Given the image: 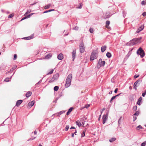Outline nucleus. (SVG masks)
I'll return each instance as SVG.
<instances>
[{"label": "nucleus", "instance_id": "nucleus-4", "mask_svg": "<svg viewBox=\"0 0 146 146\" xmlns=\"http://www.w3.org/2000/svg\"><path fill=\"white\" fill-rule=\"evenodd\" d=\"M137 54L138 55L139 54L140 55L141 58H143L145 55V53L143 50V49L141 47L139 48L137 51Z\"/></svg>", "mask_w": 146, "mask_h": 146}, {"label": "nucleus", "instance_id": "nucleus-6", "mask_svg": "<svg viewBox=\"0 0 146 146\" xmlns=\"http://www.w3.org/2000/svg\"><path fill=\"white\" fill-rule=\"evenodd\" d=\"M138 39L139 38H135L132 39L129 43V45L131 46L136 44L139 42Z\"/></svg>", "mask_w": 146, "mask_h": 146}, {"label": "nucleus", "instance_id": "nucleus-16", "mask_svg": "<svg viewBox=\"0 0 146 146\" xmlns=\"http://www.w3.org/2000/svg\"><path fill=\"white\" fill-rule=\"evenodd\" d=\"M33 38V36L31 35L27 37H25L23 38V39L25 40H29L32 39Z\"/></svg>", "mask_w": 146, "mask_h": 146}, {"label": "nucleus", "instance_id": "nucleus-41", "mask_svg": "<svg viewBox=\"0 0 146 146\" xmlns=\"http://www.w3.org/2000/svg\"><path fill=\"white\" fill-rule=\"evenodd\" d=\"M133 110L134 111H136L137 109V106H134L133 108Z\"/></svg>", "mask_w": 146, "mask_h": 146}, {"label": "nucleus", "instance_id": "nucleus-49", "mask_svg": "<svg viewBox=\"0 0 146 146\" xmlns=\"http://www.w3.org/2000/svg\"><path fill=\"white\" fill-rule=\"evenodd\" d=\"M36 138V136L34 137H32L31 138H30L28 140L29 141V140H33L34 139H35Z\"/></svg>", "mask_w": 146, "mask_h": 146}, {"label": "nucleus", "instance_id": "nucleus-2", "mask_svg": "<svg viewBox=\"0 0 146 146\" xmlns=\"http://www.w3.org/2000/svg\"><path fill=\"white\" fill-rule=\"evenodd\" d=\"M98 52L97 50H93L92 52L90 55V60L92 61L96 59L98 57Z\"/></svg>", "mask_w": 146, "mask_h": 146}, {"label": "nucleus", "instance_id": "nucleus-34", "mask_svg": "<svg viewBox=\"0 0 146 146\" xmlns=\"http://www.w3.org/2000/svg\"><path fill=\"white\" fill-rule=\"evenodd\" d=\"M54 70L53 69H52L50 71V72H48V73H47V75H49V74H52L53 73Z\"/></svg>", "mask_w": 146, "mask_h": 146}, {"label": "nucleus", "instance_id": "nucleus-26", "mask_svg": "<svg viewBox=\"0 0 146 146\" xmlns=\"http://www.w3.org/2000/svg\"><path fill=\"white\" fill-rule=\"evenodd\" d=\"M86 129L85 128L84 130H83V134H84V135H83L82 134H81V137H83L85 136V133L86 131Z\"/></svg>", "mask_w": 146, "mask_h": 146}, {"label": "nucleus", "instance_id": "nucleus-30", "mask_svg": "<svg viewBox=\"0 0 146 146\" xmlns=\"http://www.w3.org/2000/svg\"><path fill=\"white\" fill-rule=\"evenodd\" d=\"M127 13L126 11L123 10V16L124 18H125L126 15Z\"/></svg>", "mask_w": 146, "mask_h": 146}, {"label": "nucleus", "instance_id": "nucleus-15", "mask_svg": "<svg viewBox=\"0 0 146 146\" xmlns=\"http://www.w3.org/2000/svg\"><path fill=\"white\" fill-rule=\"evenodd\" d=\"M142 98L141 97H140L139 98L138 100V101L137 102V104L139 106H140L141 104V102L142 100Z\"/></svg>", "mask_w": 146, "mask_h": 146}, {"label": "nucleus", "instance_id": "nucleus-36", "mask_svg": "<svg viewBox=\"0 0 146 146\" xmlns=\"http://www.w3.org/2000/svg\"><path fill=\"white\" fill-rule=\"evenodd\" d=\"M142 127L141 125H139L137 127V130H139L140 129H142Z\"/></svg>", "mask_w": 146, "mask_h": 146}, {"label": "nucleus", "instance_id": "nucleus-24", "mask_svg": "<svg viewBox=\"0 0 146 146\" xmlns=\"http://www.w3.org/2000/svg\"><path fill=\"white\" fill-rule=\"evenodd\" d=\"M106 56L108 58H110L111 57V54L109 52H107L106 54Z\"/></svg>", "mask_w": 146, "mask_h": 146}, {"label": "nucleus", "instance_id": "nucleus-12", "mask_svg": "<svg viewBox=\"0 0 146 146\" xmlns=\"http://www.w3.org/2000/svg\"><path fill=\"white\" fill-rule=\"evenodd\" d=\"M23 101V100H17L16 103V106L17 107H19L22 103Z\"/></svg>", "mask_w": 146, "mask_h": 146}, {"label": "nucleus", "instance_id": "nucleus-58", "mask_svg": "<svg viewBox=\"0 0 146 146\" xmlns=\"http://www.w3.org/2000/svg\"><path fill=\"white\" fill-rule=\"evenodd\" d=\"M133 121H134L137 119L136 117H133Z\"/></svg>", "mask_w": 146, "mask_h": 146}, {"label": "nucleus", "instance_id": "nucleus-27", "mask_svg": "<svg viewBox=\"0 0 146 146\" xmlns=\"http://www.w3.org/2000/svg\"><path fill=\"white\" fill-rule=\"evenodd\" d=\"M116 140V138H112L110 139L109 140V141L110 142H113L114 141H115Z\"/></svg>", "mask_w": 146, "mask_h": 146}, {"label": "nucleus", "instance_id": "nucleus-37", "mask_svg": "<svg viewBox=\"0 0 146 146\" xmlns=\"http://www.w3.org/2000/svg\"><path fill=\"white\" fill-rule=\"evenodd\" d=\"M69 127V125H67L64 129L66 131H67L68 130Z\"/></svg>", "mask_w": 146, "mask_h": 146}, {"label": "nucleus", "instance_id": "nucleus-55", "mask_svg": "<svg viewBox=\"0 0 146 146\" xmlns=\"http://www.w3.org/2000/svg\"><path fill=\"white\" fill-rule=\"evenodd\" d=\"M14 15V14L13 13L10 14V18H11L13 17Z\"/></svg>", "mask_w": 146, "mask_h": 146}, {"label": "nucleus", "instance_id": "nucleus-23", "mask_svg": "<svg viewBox=\"0 0 146 146\" xmlns=\"http://www.w3.org/2000/svg\"><path fill=\"white\" fill-rule=\"evenodd\" d=\"M54 9H50V10H47V11H44V12H43V13H48V12H51V11H54Z\"/></svg>", "mask_w": 146, "mask_h": 146}, {"label": "nucleus", "instance_id": "nucleus-17", "mask_svg": "<svg viewBox=\"0 0 146 146\" xmlns=\"http://www.w3.org/2000/svg\"><path fill=\"white\" fill-rule=\"evenodd\" d=\"M110 23V21H107L106 23V27L108 29H109V28H110V27L109 26Z\"/></svg>", "mask_w": 146, "mask_h": 146}, {"label": "nucleus", "instance_id": "nucleus-64", "mask_svg": "<svg viewBox=\"0 0 146 146\" xmlns=\"http://www.w3.org/2000/svg\"><path fill=\"white\" fill-rule=\"evenodd\" d=\"M37 131H35L34 132V135H36V134H37Z\"/></svg>", "mask_w": 146, "mask_h": 146}, {"label": "nucleus", "instance_id": "nucleus-32", "mask_svg": "<svg viewBox=\"0 0 146 146\" xmlns=\"http://www.w3.org/2000/svg\"><path fill=\"white\" fill-rule=\"evenodd\" d=\"M55 81V80H54V79L52 77L50 80L48 82L49 83H52L54 82Z\"/></svg>", "mask_w": 146, "mask_h": 146}, {"label": "nucleus", "instance_id": "nucleus-50", "mask_svg": "<svg viewBox=\"0 0 146 146\" xmlns=\"http://www.w3.org/2000/svg\"><path fill=\"white\" fill-rule=\"evenodd\" d=\"M139 74L138 75H135L134 76V78L135 79L137 78L139 76Z\"/></svg>", "mask_w": 146, "mask_h": 146}, {"label": "nucleus", "instance_id": "nucleus-8", "mask_svg": "<svg viewBox=\"0 0 146 146\" xmlns=\"http://www.w3.org/2000/svg\"><path fill=\"white\" fill-rule=\"evenodd\" d=\"M141 80L139 79L137 80L134 83L133 85L134 88L136 90H137V86H137H138L140 84Z\"/></svg>", "mask_w": 146, "mask_h": 146}, {"label": "nucleus", "instance_id": "nucleus-14", "mask_svg": "<svg viewBox=\"0 0 146 146\" xmlns=\"http://www.w3.org/2000/svg\"><path fill=\"white\" fill-rule=\"evenodd\" d=\"M73 109L74 108L73 107H71L70 108L66 113V115H69L70 114V113L72 111Z\"/></svg>", "mask_w": 146, "mask_h": 146}, {"label": "nucleus", "instance_id": "nucleus-48", "mask_svg": "<svg viewBox=\"0 0 146 146\" xmlns=\"http://www.w3.org/2000/svg\"><path fill=\"white\" fill-rule=\"evenodd\" d=\"M35 13H31L29 15L27 16V17L29 18L31 16L33 15Z\"/></svg>", "mask_w": 146, "mask_h": 146}, {"label": "nucleus", "instance_id": "nucleus-51", "mask_svg": "<svg viewBox=\"0 0 146 146\" xmlns=\"http://www.w3.org/2000/svg\"><path fill=\"white\" fill-rule=\"evenodd\" d=\"M27 18H28V17H27V16H25V17H23V18H22V19L21 20V21L23 20L24 19H27Z\"/></svg>", "mask_w": 146, "mask_h": 146}, {"label": "nucleus", "instance_id": "nucleus-11", "mask_svg": "<svg viewBox=\"0 0 146 146\" xmlns=\"http://www.w3.org/2000/svg\"><path fill=\"white\" fill-rule=\"evenodd\" d=\"M57 58L58 60H62L64 58L63 55L62 53H60L57 56Z\"/></svg>", "mask_w": 146, "mask_h": 146}, {"label": "nucleus", "instance_id": "nucleus-28", "mask_svg": "<svg viewBox=\"0 0 146 146\" xmlns=\"http://www.w3.org/2000/svg\"><path fill=\"white\" fill-rule=\"evenodd\" d=\"M59 89V87L58 86H56L54 88V91H57Z\"/></svg>", "mask_w": 146, "mask_h": 146}, {"label": "nucleus", "instance_id": "nucleus-63", "mask_svg": "<svg viewBox=\"0 0 146 146\" xmlns=\"http://www.w3.org/2000/svg\"><path fill=\"white\" fill-rule=\"evenodd\" d=\"M77 133V130H76V129L75 130V132L74 133H74V134L75 135H76V133Z\"/></svg>", "mask_w": 146, "mask_h": 146}, {"label": "nucleus", "instance_id": "nucleus-60", "mask_svg": "<svg viewBox=\"0 0 146 146\" xmlns=\"http://www.w3.org/2000/svg\"><path fill=\"white\" fill-rule=\"evenodd\" d=\"M82 5H80V6L78 7V8L79 9H81L82 7Z\"/></svg>", "mask_w": 146, "mask_h": 146}, {"label": "nucleus", "instance_id": "nucleus-47", "mask_svg": "<svg viewBox=\"0 0 146 146\" xmlns=\"http://www.w3.org/2000/svg\"><path fill=\"white\" fill-rule=\"evenodd\" d=\"M4 81L5 82H8L9 81V78H6L4 80Z\"/></svg>", "mask_w": 146, "mask_h": 146}, {"label": "nucleus", "instance_id": "nucleus-3", "mask_svg": "<svg viewBox=\"0 0 146 146\" xmlns=\"http://www.w3.org/2000/svg\"><path fill=\"white\" fill-rule=\"evenodd\" d=\"M105 61H102L101 58L98 61L97 65L96 67V68L98 70L101 67L105 65Z\"/></svg>", "mask_w": 146, "mask_h": 146}, {"label": "nucleus", "instance_id": "nucleus-20", "mask_svg": "<svg viewBox=\"0 0 146 146\" xmlns=\"http://www.w3.org/2000/svg\"><path fill=\"white\" fill-rule=\"evenodd\" d=\"M52 55L51 53H49L45 56L46 59H49L52 56Z\"/></svg>", "mask_w": 146, "mask_h": 146}, {"label": "nucleus", "instance_id": "nucleus-53", "mask_svg": "<svg viewBox=\"0 0 146 146\" xmlns=\"http://www.w3.org/2000/svg\"><path fill=\"white\" fill-rule=\"evenodd\" d=\"M31 10H28L25 13V14H27L28 13H29L31 12Z\"/></svg>", "mask_w": 146, "mask_h": 146}, {"label": "nucleus", "instance_id": "nucleus-1", "mask_svg": "<svg viewBox=\"0 0 146 146\" xmlns=\"http://www.w3.org/2000/svg\"><path fill=\"white\" fill-rule=\"evenodd\" d=\"M72 77V74H70L67 76L65 84L66 88H68L70 85Z\"/></svg>", "mask_w": 146, "mask_h": 146}, {"label": "nucleus", "instance_id": "nucleus-29", "mask_svg": "<svg viewBox=\"0 0 146 146\" xmlns=\"http://www.w3.org/2000/svg\"><path fill=\"white\" fill-rule=\"evenodd\" d=\"M65 112V111H60L59 112H58V114H57L58 115H61V114H63V113H64Z\"/></svg>", "mask_w": 146, "mask_h": 146}, {"label": "nucleus", "instance_id": "nucleus-18", "mask_svg": "<svg viewBox=\"0 0 146 146\" xmlns=\"http://www.w3.org/2000/svg\"><path fill=\"white\" fill-rule=\"evenodd\" d=\"M32 92L30 91L28 92L26 94V97L29 98L31 96Z\"/></svg>", "mask_w": 146, "mask_h": 146}, {"label": "nucleus", "instance_id": "nucleus-62", "mask_svg": "<svg viewBox=\"0 0 146 146\" xmlns=\"http://www.w3.org/2000/svg\"><path fill=\"white\" fill-rule=\"evenodd\" d=\"M139 38L138 40V41H139L140 40H141V39H142V37H140L139 38Z\"/></svg>", "mask_w": 146, "mask_h": 146}, {"label": "nucleus", "instance_id": "nucleus-22", "mask_svg": "<svg viewBox=\"0 0 146 146\" xmlns=\"http://www.w3.org/2000/svg\"><path fill=\"white\" fill-rule=\"evenodd\" d=\"M76 124L78 125L79 127L81 126L82 125V124L78 120L76 122Z\"/></svg>", "mask_w": 146, "mask_h": 146}, {"label": "nucleus", "instance_id": "nucleus-38", "mask_svg": "<svg viewBox=\"0 0 146 146\" xmlns=\"http://www.w3.org/2000/svg\"><path fill=\"white\" fill-rule=\"evenodd\" d=\"M146 145V141L142 143L141 145V146H145Z\"/></svg>", "mask_w": 146, "mask_h": 146}, {"label": "nucleus", "instance_id": "nucleus-21", "mask_svg": "<svg viewBox=\"0 0 146 146\" xmlns=\"http://www.w3.org/2000/svg\"><path fill=\"white\" fill-rule=\"evenodd\" d=\"M34 102L32 101V102H29L28 104V105L29 106L31 107L34 105Z\"/></svg>", "mask_w": 146, "mask_h": 146}, {"label": "nucleus", "instance_id": "nucleus-44", "mask_svg": "<svg viewBox=\"0 0 146 146\" xmlns=\"http://www.w3.org/2000/svg\"><path fill=\"white\" fill-rule=\"evenodd\" d=\"M79 29V27L77 26L75 27H73V29L75 30H78Z\"/></svg>", "mask_w": 146, "mask_h": 146}, {"label": "nucleus", "instance_id": "nucleus-7", "mask_svg": "<svg viewBox=\"0 0 146 146\" xmlns=\"http://www.w3.org/2000/svg\"><path fill=\"white\" fill-rule=\"evenodd\" d=\"M108 111L107 112L106 114H104L103 116L102 119L103 120L102 123L103 124H104L105 123L106 121L108 119Z\"/></svg>", "mask_w": 146, "mask_h": 146}, {"label": "nucleus", "instance_id": "nucleus-42", "mask_svg": "<svg viewBox=\"0 0 146 146\" xmlns=\"http://www.w3.org/2000/svg\"><path fill=\"white\" fill-rule=\"evenodd\" d=\"M145 95H146V90H145L144 92L142 93V96L144 97L145 96Z\"/></svg>", "mask_w": 146, "mask_h": 146}, {"label": "nucleus", "instance_id": "nucleus-46", "mask_svg": "<svg viewBox=\"0 0 146 146\" xmlns=\"http://www.w3.org/2000/svg\"><path fill=\"white\" fill-rule=\"evenodd\" d=\"M17 67V66H15L14 67H13L12 68V70H10V72H11V71H13V70H14Z\"/></svg>", "mask_w": 146, "mask_h": 146}, {"label": "nucleus", "instance_id": "nucleus-39", "mask_svg": "<svg viewBox=\"0 0 146 146\" xmlns=\"http://www.w3.org/2000/svg\"><path fill=\"white\" fill-rule=\"evenodd\" d=\"M89 31L90 33H93L94 32V30L92 28H90L89 29Z\"/></svg>", "mask_w": 146, "mask_h": 146}, {"label": "nucleus", "instance_id": "nucleus-10", "mask_svg": "<svg viewBox=\"0 0 146 146\" xmlns=\"http://www.w3.org/2000/svg\"><path fill=\"white\" fill-rule=\"evenodd\" d=\"M144 25H141L139 27V28L138 29H137L136 33H139L140 31H141L144 28Z\"/></svg>", "mask_w": 146, "mask_h": 146}, {"label": "nucleus", "instance_id": "nucleus-35", "mask_svg": "<svg viewBox=\"0 0 146 146\" xmlns=\"http://www.w3.org/2000/svg\"><path fill=\"white\" fill-rule=\"evenodd\" d=\"M122 118V117H121L118 120V123L119 125L121 123V119Z\"/></svg>", "mask_w": 146, "mask_h": 146}, {"label": "nucleus", "instance_id": "nucleus-52", "mask_svg": "<svg viewBox=\"0 0 146 146\" xmlns=\"http://www.w3.org/2000/svg\"><path fill=\"white\" fill-rule=\"evenodd\" d=\"M90 105L89 104H86L85 105V108H88L90 106Z\"/></svg>", "mask_w": 146, "mask_h": 146}, {"label": "nucleus", "instance_id": "nucleus-45", "mask_svg": "<svg viewBox=\"0 0 146 146\" xmlns=\"http://www.w3.org/2000/svg\"><path fill=\"white\" fill-rule=\"evenodd\" d=\"M17 58V55L16 54L14 55L13 60H16Z\"/></svg>", "mask_w": 146, "mask_h": 146}, {"label": "nucleus", "instance_id": "nucleus-40", "mask_svg": "<svg viewBox=\"0 0 146 146\" xmlns=\"http://www.w3.org/2000/svg\"><path fill=\"white\" fill-rule=\"evenodd\" d=\"M139 114V112L138 111H136L135 113L133 114L134 115H138Z\"/></svg>", "mask_w": 146, "mask_h": 146}, {"label": "nucleus", "instance_id": "nucleus-57", "mask_svg": "<svg viewBox=\"0 0 146 146\" xmlns=\"http://www.w3.org/2000/svg\"><path fill=\"white\" fill-rule=\"evenodd\" d=\"M142 15L143 16H145L146 15V12H144L143 13Z\"/></svg>", "mask_w": 146, "mask_h": 146}, {"label": "nucleus", "instance_id": "nucleus-31", "mask_svg": "<svg viewBox=\"0 0 146 146\" xmlns=\"http://www.w3.org/2000/svg\"><path fill=\"white\" fill-rule=\"evenodd\" d=\"M42 82V80H40L38 82L36 83L35 85V87L36 88L38 86L39 84L40 83Z\"/></svg>", "mask_w": 146, "mask_h": 146}, {"label": "nucleus", "instance_id": "nucleus-54", "mask_svg": "<svg viewBox=\"0 0 146 146\" xmlns=\"http://www.w3.org/2000/svg\"><path fill=\"white\" fill-rule=\"evenodd\" d=\"M141 4L142 5H145V2L144 1H143L141 2Z\"/></svg>", "mask_w": 146, "mask_h": 146}, {"label": "nucleus", "instance_id": "nucleus-13", "mask_svg": "<svg viewBox=\"0 0 146 146\" xmlns=\"http://www.w3.org/2000/svg\"><path fill=\"white\" fill-rule=\"evenodd\" d=\"M59 76V75L58 73H57L56 74H54L53 76V78L54 79V80H55V81L56 80H57Z\"/></svg>", "mask_w": 146, "mask_h": 146}, {"label": "nucleus", "instance_id": "nucleus-5", "mask_svg": "<svg viewBox=\"0 0 146 146\" xmlns=\"http://www.w3.org/2000/svg\"><path fill=\"white\" fill-rule=\"evenodd\" d=\"M80 52L81 53H83L85 49V47L84 46L83 41H82L79 45Z\"/></svg>", "mask_w": 146, "mask_h": 146}, {"label": "nucleus", "instance_id": "nucleus-43", "mask_svg": "<svg viewBox=\"0 0 146 146\" xmlns=\"http://www.w3.org/2000/svg\"><path fill=\"white\" fill-rule=\"evenodd\" d=\"M58 114V113H55V114H53L52 115V116H54V117H56L57 116H59V115H58V114Z\"/></svg>", "mask_w": 146, "mask_h": 146}, {"label": "nucleus", "instance_id": "nucleus-33", "mask_svg": "<svg viewBox=\"0 0 146 146\" xmlns=\"http://www.w3.org/2000/svg\"><path fill=\"white\" fill-rule=\"evenodd\" d=\"M116 98L115 97V96H113L111 98L110 101V102L111 103L112 102V100H114L115 98Z\"/></svg>", "mask_w": 146, "mask_h": 146}, {"label": "nucleus", "instance_id": "nucleus-61", "mask_svg": "<svg viewBox=\"0 0 146 146\" xmlns=\"http://www.w3.org/2000/svg\"><path fill=\"white\" fill-rule=\"evenodd\" d=\"M121 94V93H120L118 94H117V95H116V96H115V97L116 98V97L119 96Z\"/></svg>", "mask_w": 146, "mask_h": 146}, {"label": "nucleus", "instance_id": "nucleus-25", "mask_svg": "<svg viewBox=\"0 0 146 146\" xmlns=\"http://www.w3.org/2000/svg\"><path fill=\"white\" fill-rule=\"evenodd\" d=\"M50 6H51V4H48L46 5L44 7V8L45 9H48L49 8Z\"/></svg>", "mask_w": 146, "mask_h": 146}, {"label": "nucleus", "instance_id": "nucleus-56", "mask_svg": "<svg viewBox=\"0 0 146 146\" xmlns=\"http://www.w3.org/2000/svg\"><path fill=\"white\" fill-rule=\"evenodd\" d=\"M117 91H118V88H116L115 90H114V92H115V93H116L117 92Z\"/></svg>", "mask_w": 146, "mask_h": 146}, {"label": "nucleus", "instance_id": "nucleus-59", "mask_svg": "<svg viewBox=\"0 0 146 146\" xmlns=\"http://www.w3.org/2000/svg\"><path fill=\"white\" fill-rule=\"evenodd\" d=\"M70 129H76L75 128V127H74V126H72L71 127Z\"/></svg>", "mask_w": 146, "mask_h": 146}, {"label": "nucleus", "instance_id": "nucleus-9", "mask_svg": "<svg viewBox=\"0 0 146 146\" xmlns=\"http://www.w3.org/2000/svg\"><path fill=\"white\" fill-rule=\"evenodd\" d=\"M76 49H74L73 50L72 52V57L73 60L74 61L76 57Z\"/></svg>", "mask_w": 146, "mask_h": 146}, {"label": "nucleus", "instance_id": "nucleus-19", "mask_svg": "<svg viewBox=\"0 0 146 146\" xmlns=\"http://www.w3.org/2000/svg\"><path fill=\"white\" fill-rule=\"evenodd\" d=\"M106 46H102L101 48V52H104L106 50Z\"/></svg>", "mask_w": 146, "mask_h": 146}]
</instances>
